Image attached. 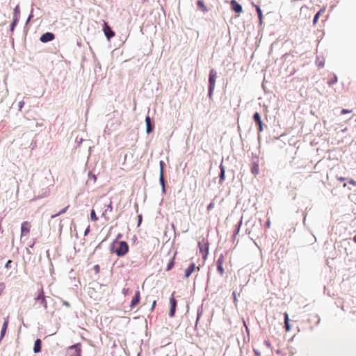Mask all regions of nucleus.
I'll return each mask as SVG.
<instances>
[{"label":"nucleus","instance_id":"obj_1","mask_svg":"<svg viewBox=\"0 0 356 356\" xmlns=\"http://www.w3.org/2000/svg\"><path fill=\"white\" fill-rule=\"evenodd\" d=\"M117 256L123 257L129 252V245L125 241H115L111 249Z\"/></svg>","mask_w":356,"mask_h":356},{"label":"nucleus","instance_id":"obj_2","mask_svg":"<svg viewBox=\"0 0 356 356\" xmlns=\"http://www.w3.org/2000/svg\"><path fill=\"white\" fill-rule=\"evenodd\" d=\"M217 74L214 70H211L209 72V95L211 96L213 90L215 88L216 85V79Z\"/></svg>","mask_w":356,"mask_h":356},{"label":"nucleus","instance_id":"obj_3","mask_svg":"<svg viewBox=\"0 0 356 356\" xmlns=\"http://www.w3.org/2000/svg\"><path fill=\"white\" fill-rule=\"evenodd\" d=\"M35 300L36 301H39L40 303L44 307V309L47 308V302L46 300L44 292L42 287H40V289H38V293L37 296L35 298Z\"/></svg>","mask_w":356,"mask_h":356},{"label":"nucleus","instance_id":"obj_4","mask_svg":"<svg viewBox=\"0 0 356 356\" xmlns=\"http://www.w3.org/2000/svg\"><path fill=\"white\" fill-rule=\"evenodd\" d=\"M31 225L29 221H24L21 225V237L27 236L31 231Z\"/></svg>","mask_w":356,"mask_h":356},{"label":"nucleus","instance_id":"obj_5","mask_svg":"<svg viewBox=\"0 0 356 356\" xmlns=\"http://www.w3.org/2000/svg\"><path fill=\"white\" fill-rule=\"evenodd\" d=\"M225 262V257L223 254H220L218 258L216 264H217V270L220 275H223L225 273V270L223 268V264Z\"/></svg>","mask_w":356,"mask_h":356},{"label":"nucleus","instance_id":"obj_6","mask_svg":"<svg viewBox=\"0 0 356 356\" xmlns=\"http://www.w3.org/2000/svg\"><path fill=\"white\" fill-rule=\"evenodd\" d=\"M175 292L172 293L171 298H170V309L169 312V316L170 317H173L175 314L176 307H177V300L174 298Z\"/></svg>","mask_w":356,"mask_h":356},{"label":"nucleus","instance_id":"obj_7","mask_svg":"<svg viewBox=\"0 0 356 356\" xmlns=\"http://www.w3.org/2000/svg\"><path fill=\"white\" fill-rule=\"evenodd\" d=\"M103 30H104V34L108 40H110L111 38H113L115 35V33L112 31V29H111V27L108 25V24L106 22H104V26Z\"/></svg>","mask_w":356,"mask_h":356},{"label":"nucleus","instance_id":"obj_8","mask_svg":"<svg viewBox=\"0 0 356 356\" xmlns=\"http://www.w3.org/2000/svg\"><path fill=\"white\" fill-rule=\"evenodd\" d=\"M230 4L232 10L236 13L240 14L243 12L242 6L236 0H232Z\"/></svg>","mask_w":356,"mask_h":356},{"label":"nucleus","instance_id":"obj_9","mask_svg":"<svg viewBox=\"0 0 356 356\" xmlns=\"http://www.w3.org/2000/svg\"><path fill=\"white\" fill-rule=\"evenodd\" d=\"M55 36L54 34L52 33H45L40 37V41L42 42H47L53 40L54 39Z\"/></svg>","mask_w":356,"mask_h":356},{"label":"nucleus","instance_id":"obj_10","mask_svg":"<svg viewBox=\"0 0 356 356\" xmlns=\"http://www.w3.org/2000/svg\"><path fill=\"white\" fill-rule=\"evenodd\" d=\"M140 293L139 291H136L135 292L134 297L133 298L130 307L131 309L134 308L140 302Z\"/></svg>","mask_w":356,"mask_h":356},{"label":"nucleus","instance_id":"obj_11","mask_svg":"<svg viewBox=\"0 0 356 356\" xmlns=\"http://www.w3.org/2000/svg\"><path fill=\"white\" fill-rule=\"evenodd\" d=\"M253 119L254 122L259 126V132H261L263 131V123L261 121V115L259 113L256 112L253 115Z\"/></svg>","mask_w":356,"mask_h":356},{"label":"nucleus","instance_id":"obj_12","mask_svg":"<svg viewBox=\"0 0 356 356\" xmlns=\"http://www.w3.org/2000/svg\"><path fill=\"white\" fill-rule=\"evenodd\" d=\"M195 264H191L186 270H185V274L184 276L186 278H188L191 276V275L194 272L195 270Z\"/></svg>","mask_w":356,"mask_h":356},{"label":"nucleus","instance_id":"obj_13","mask_svg":"<svg viewBox=\"0 0 356 356\" xmlns=\"http://www.w3.org/2000/svg\"><path fill=\"white\" fill-rule=\"evenodd\" d=\"M203 242H204V240L202 242H199L198 245H199L200 251L201 252H205V254L204 256V257H205L207 255L209 248H208L207 244L206 243H202Z\"/></svg>","mask_w":356,"mask_h":356},{"label":"nucleus","instance_id":"obj_14","mask_svg":"<svg viewBox=\"0 0 356 356\" xmlns=\"http://www.w3.org/2000/svg\"><path fill=\"white\" fill-rule=\"evenodd\" d=\"M8 323H9V321H8V317H7L4 322H3V326H2V329H1V336H0V338L2 339L5 334H6V330H7V328H8Z\"/></svg>","mask_w":356,"mask_h":356},{"label":"nucleus","instance_id":"obj_15","mask_svg":"<svg viewBox=\"0 0 356 356\" xmlns=\"http://www.w3.org/2000/svg\"><path fill=\"white\" fill-rule=\"evenodd\" d=\"M145 123H146V131L147 134H149L153 130V126L151 124V119L149 116L146 117Z\"/></svg>","mask_w":356,"mask_h":356},{"label":"nucleus","instance_id":"obj_16","mask_svg":"<svg viewBox=\"0 0 356 356\" xmlns=\"http://www.w3.org/2000/svg\"><path fill=\"white\" fill-rule=\"evenodd\" d=\"M325 10H326V8L325 7H323L322 8L320 9V10L315 15L314 17V20H313V22L314 24H316L318 22V18L320 17V16H321L325 12Z\"/></svg>","mask_w":356,"mask_h":356},{"label":"nucleus","instance_id":"obj_17","mask_svg":"<svg viewBox=\"0 0 356 356\" xmlns=\"http://www.w3.org/2000/svg\"><path fill=\"white\" fill-rule=\"evenodd\" d=\"M197 5L199 9H200L204 13H206L208 11V8L205 6L204 1L202 0H197Z\"/></svg>","mask_w":356,"mask_h":356},{"label":"nucleus","instance_id":"obj_18","mask_svg":"<svg viewBox=\"0 0 356 356\" xmlns=\"http://www.w3.org/2000/svg\"><path fill=\"white\" fill-rule=\"evenodd\" d=\"M33 351L35 353L41 351V340L40 339H38L35 341Z\"/></svg>","mask_w":356,"mask_h":356},{"label":"nucleus","instance_id":"obj_19","mask_svg":"<svg viewBox=\"0 0 356 356\" xmlns=\"http://www.w3.org/2000/svg\"><path fill=\"white\" fill-rule=\"evenodd\" d=\"M284 326H285L286 330L288 332L290 330L289 314L287 312H285L284 314Z\"/></svg>","mask_w":356,"mask_h":356},{"label":"nucleus","instance_id":"obj_20","mask_svg":"<svg viewBox=\"0 0 356 356\" xmlns=\"http://www.w3.org/2000/svg\"><path fill=\"white\" fill-rule=\"evenodd\" d=\"M251 172L252 174H254V175H257L259 174V164L257 163H254L252 164V168H251Z\"/></svg>","mask_w":356,"mask_h":356},{"label":"nucleus","instance_id":"obj_21","mask_svg":"<svg viewBox=\"0 0 356 356\" xmlns=\"http://www.w3.org/2000/svg\"><path fill=\"white\" fill-rule=\"evenodd\" d=\"M255 8H256L257 13L258 14V17H259V22L261 24L262 22H263L262 11H261V8H260V7L259 6H255Z\"/></svg>","mask_w":356,"mask_h":356},{"label":"nucleus","instance_id":"obj_22","mask_svg":"<svg viewBox=\"0 0 356 356\" xmlns=\"http://www.w3.org/2000/svg\"><path fill=\"white\" fill-rule=\"evenodd\" d=\"M163 165H164V163L163 161H161L160 162V166H161V172H160V181L161 182V184L163 185H164V178H163Z\"/></svg>","mask_w":356,"mask_h":356},{"label":"nucleus","instance_id":"obj_23","mask_svg":"<svg viewBox=\"0 0 356 356\" xmlns=\"http://www.w3.org/2000/svg\"><path fill=\"white\" fill-rule=\"evenodd\" d=\"M19 7L17 6L15 9H14V11H13V19H19Z\"/></svg>","mask_w":356,"mask_h":356},{"label":"nucleus","instance_id":"obj_24","mask_svg":"<svg viewBox=\"0 0 356 356\" xmlns=\"http://www.w3.org/2000/svg\"><path fill=\"white\" fill-rule=\"evenodd\" d=\"M175 254H176V253H175L173 257L172 258V259L168 263V266L166 268V270L167 271L171 270L172 268V267L174 266V259H175Z\"/></svg>","mask_w":356,"mask_h":356},{"label":"nucleus","instance_id":"obj_25","mask_svg":"<svg viewBox=\"0 0 356 356\" xmlns=\"http://www.w3.org/2000/svg\"><path fill=\"white\" fill-rule=\"evenodd\" d=\"M68 207H69V205H67V206L66 207H65L64 209H61V211H60L58 213H56V214H54V215H52V216H51V218H56V217H57V216H60V215H61V214H63V213H65V212H66V211H67V209H68Z\"/></svg>","mask_w":356,"mask_h":356},{"label":"nucleus","instance_id":"obj_26","mask_svg":"<svg viewBox=\"0 0 356 356\" xmlns=\"http://www.w3.org/2000/svg\"><path fill=\"white\" fill-rule=\"evenodd\" d=\"M90 220L94 222H96L98 220V217L97 216L94 209H92V211L90 212Z\"/></svg>","mask_w":356,"mask_h":356},{"label":"nucleus","instance_id":"obj_27","mask_svg":"<svg viewBox=\"0 0 356 356\" xmlns=\"http://www.w3.org/2000/svg\"><path fill=\"white\" fill-rule=\"evenodd\" d=\"M70 348H75L77 352V355L81 356V348H79V344L73 345Z\"/></svg>","mask_w":356,"mask_h":356},{"label":"nucleus","instance_id":"obj_28","mask_svg":"<svg viewBox=\"0 0 356 356\" xmlns=\"http://www.w3.org/2000/svg\"><path fill=\"white\" fill-rule=\"evenodd\" d=\"M18 21H19V19H13V22L10 24V31H13Z\"/></svg>","mask_w":356,"mask_h":356},{"label":"nucleus","instance_id":"obj_29","mask_svg":"<svg viewBox=\"0 0 356 356\" xmlns=\"http://www.w3.org/2000/svg\"><path fill=\"white\" fill-rule=\"evenodd\" d=\"M220 170H221V172H220V178L221 180H223L225 179V170L222 166H220Z\"/></svg>","mask_w":356,"mask_h":356},{"label":"nucleus","instance_id":"obj_30","mask_svg":"<svg viewBox=\"0 0 356 356\" xmlns=\"http://www.w3.org/2000/svg\"><path fill=\"white\" fill-rule=\"evenodd\" d=\"M93 269H94V271H95V273L96 274L99 273V272H100V266L98 264L95 265L94 266Z\"/></svg>","mask_w":356,"mask_h":356},{"label":"nucleus","instance_id":"obj_31","mask_svg":"<svg viewBox=\"0 0 356 356\" xmlns=\"http://www.w3.org/2000/svg\"><path fill=\"white\" fill-rule=\"evenodd\" d=\"M337 81V78L336 76H334V78L328 81L329 85H332L335 83Z\"/></svg>","mask_w":356,"mask_h":356},{"label":"nucleus","instance_id":"obj_32","mask_svg":"<svg viewBox=\"0 0 356 356\" xmlns=\"http://www.w3.org/2000/svg\"><path fill=\"white\" fill-rule=\"evenodd\" d=\"M215 206V203L214 202H211L208 206H207V210L208 211H210Z\"/></svg>","mask_w":356,"mask_h":356},{"label":"nucleus","instance_id":"obj_33","mask_svg":"<svg viewBox=\"0 0 356 356\" xmlns=\"http://www.w3.org/2000/svg\"><path fill=\"white\" fill-rule=\"evenodd\" d=\"M24 101L19 102V103H18L19 109L21 110L22 108V107L24 106Z\"/></svg>","mask_w":356,"mask_h":356},{"label":"nucleus","instance_id":"obj_34","mask_svg":"<svg viewBox=\"0 0 356 356\" xmlns=\"http://www.w3.org/2000/svg\"><path fill=\"white\" fill-rule=\"evenodd\" d=\"M241 224V222L238 224L237 228L236 229V230L234 232V236H236V235H237L238 234Z\"/></svg>","mask_w":356,"mask_h":356},{"label":"nucleus","instance_id":"obj_35","mask_svg":"<svg viewBox=\"0 0 356 356\" xmlns=\"http://www.w3.org/2000/svg\"><path fill=\"white\" fill-rule=\"evenodd\" d=\"M5 289V284L3 283H0V294Z\"/></svg>","mask_w":356,"mask_h":356},{"label":"nucleus","instance_id":"obj_36","mask_svg":"<svg viewBox=\"0 0 356 356\" xmlns=\"http://www.w3.org/2000/svg\"><path fill=\"white\" fill-rule=\"evenodd\" d=\"M350 112H351V111H350V110H347V109H342V111H341V114H346V113H350Z\"/></svg>","mask_w":356,"mask_h":356},{"label":"nucleus","instance_id":"obj_37","mask_svg":"<svg viewBox=\"0 0 356 356\" xmlns=\"http://www.w3.org/2000/svg\"><path fill=\"white\" fill-rule=\"evenodd\" d=\"M270 225H271L270 220V219H268V220L266 221V228H270Z\"/></svg>","mask_w":356,"mask_h":356},{"label":"nucleus","instance_id":"obj_38","mask_svg":"<svg viewBox=\"0 0 356 356\" xmlns=\"http://www.w3.org/2000/svg\"><path fill=\"white\" fill-rule=\"evenodd\" d=\"M348 183L353 186H356V181L353 179H350L348 181Z\"/></svg>","mask_w":356,"mask_h":356},{"label":"nucleus","instance_id":"obj_39","mask_svg":"<svg viewBox=\"0 0 356 356\" xmlns=\"http://www.w3.org/2000/svg\"><path fill=\"white\" fill-rule=\"evenodd\" d=\"M63 305L69 307L70 306V303L67 302V301H65V300H63Z\"/></svg>","mask_w":356,"mask_h":356},{"label":"nucleus","instance_id":"obj_40","mask_svg":"<svg viewBox=\"0 0 356 356\" xmlns=\"http://www.w3.org/2000/svg\"><path fill=\"white\" fill-rule=\"evenodd\" d=\"M232 295H233V297H234V302H237V298H236V292H235V291H234Z\"/></svg>","mask_w":356,"mask_h":356},{"label":"nucleus","instance_id":"obj_41","mask_svg":"<svg viewBox=\"0 0 356 356\" xmlns=\"http://www.w3.org/2000/svg\"><path fill=\"white\" fill-rule=\"evenodd\" d=\"M337 179L340 181H343L346 180V178L345 177H337Z\"/></svg>","mask_w":356,"mask_h":356},{"label":"nucleus","instance_id":"obj_42","mask_svg":"<svg viewBox=\"0 0 356 356\" xmlns=\"http://www.w3.org/2000/svg\"><path fill=\"white\" fill-rule=\"evenodd\" d=\"M11 262L12 261L10 260L8 261L7 263L6 264V268H9Z\"/></svg>","mask_w":356,"mask_h":356},{"label":"nucleus","instance_id":"obj_43","mask_svg":"<svg viewBox=\"0 0 356 356\" xmlns=\"http://www.w3.org/2000/svg\"><path fill=\"white\" fill-rule=\"evenodd\" d=\"M264 343L266 345V346H268L269 348L270 347V343L269 341H265Z\"/></svg>","mask_w":356,"mask_h":356},{"label":"nucleus","instance_id":"obj_44","mask_svg":"<svg viewBox=\"0 0 356 356\" xmlns=\"http://www.w3.org/2000/svg\"><path fill=\"white\" fill-rule=\"evenodd\" d=\"M141 220H142V216H138V225L140 224Z\"/></svg>","mask_w":356,"mask_h":356},{"label":"nucleus","instance_id":"obj_45","mask_svg":"<svg viewBox=\"0 0 356 356\" xmlns=\"http://www.w3.org/2000/svg\"><path fill=\"white\" fill-rule=\"evenodd\" d=\"M156 300H154V301L153 302V303H152V310L154 309V307H155V305H156Z\"/></svg>","mask_w":356,"mask_h":356},{"label":"nucleus","instance_id":"obj_46","mask_svg":"<svg viewBox=\"0 0 356 356\" xmlns=\"http://www.w3.org/2000/svg\"><path fill=\"white\" fill-rule=\"evenodd\" d=\"M353 241H354L355 243H356V235H355V236H354V237H353Z\"/></svg>","mask_w":356,"mask_h":356},{"label":"nucleus","instance_id":"obj_47","mask_svg":"<svg viewBox=\"0 0 356 356\" xmlns=\"http://www.w3.org/2000/svg\"><path fill=\"white\" fill-rule=\"evenodd\" d=\"M255 353L257 355V356H260V354L259 353H257V351H255Z\"/></svg>","mask_w":356,"mask_h":356},{"label":"nucleus","instance_id":"obj_48","mask_svg":"<svg viewBox=\"0 0 356 356\" xmlns=\"http://www.w3.org/2000/svg\"><path fill=\"white\" fill-rule=\"evenodd\" d=\"M1 341V339L0 338V341Z\"/></svg>","mask_w":356,"mask_h":356}]
</instances>
